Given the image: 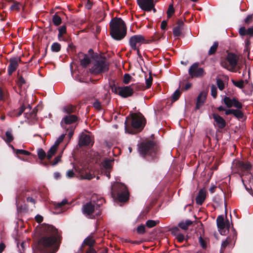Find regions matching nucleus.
Segmentation results:
<instances>
[{"instance_id": "f257e3e1", "label": "nucleus", "mask_w": 253, "mask_h": 253, "mask_svg": "<svg viewBox=\"0 0 253 253\" xmlns=\"http://www.w3.org/2000/svg\"><path fill=\"white\" fill-rule=\"evenodd\" d=\"M41 235L36 245L37 250L41 253H55L59 248L58 240L61 236L57 229L53 225L42 224L41 227Z\"/></svg>"}, {"instance_id": "f03ea898", "label": "nucleus", "mask_w": 253, "mask_h": 253, "mask_svg": "<svg viewBox=\"0 0 253 253\" xmlns=\"http://www.w3.org/2000/svg\"><path fill=\"white\" fill-rule=\"evenodd\" d=\"M144 116L140 114L132 113L126 117L125 122V132L134 134L141 131L145 126Z\"/></svg>"}, {"instance_id": "7ed1b4c3", "label": "nucleus", "mask_w": 253, "mask_h": 253, "mask_svg": "<svg viewBox=\"0 0 253 253\" xmlns=\"http://www.w3.org/2000/svg\"><path fill=\"white\" fill-rule=\"evenodd\" d=\"M137 151L141 157L148 161H155L158 158V147L153 140H145L138 144Z\"/></svg>"}, {"instance_id": "20e7f679", "label": "nucleus", "mask_w": 253, "mask_h": 253, "mask_svg": "<svg viewBox=\"0 0 253 253\" xmlns=\"http://www.w3.org/2000/svg\"><path fill=\"white\" fill-rule=\"evenodd\" d=\"M110 34L116 41H121L125 38L127 33L126 24L121 18L115 17L109 23Z\"/></svg>"}, {"instance_id": "39448f33", "label": "nucleus", "mask_w": 253, "mask_h": 253, "mask_svg": "<svg viewBox=\"0 0 253 253\" xmlns=\"http://www.w3.org/2000/svg\"><path fill=\"white\" fill-rule=\"evenodd\" d=\"M111 195L113 198H117L121 202H125L128 200L129 193L126 185L116 182L111 187Z\"/></svg>"}, {"instance_id": "423d86ee", "label": "nucleus", "mask_w": 253, "mask_h": 253, "mask_svg": "<svg viewBox=\"0 0 253 253\" xmlns=\"http://www.w3.org/2000/svg\"><path fill=\"white\" fill-rule=\"evenodd\" d=\"M145 88L143 84H132L130 85L120 86L116 94L119 95L122 98H127L131 96L136 91L142 90Z\"/></svg>"}, {"instance_id": "0eeeda50", "label": "nucleus", "mask_w": 253, "mask_h": 253, "mask_svg": "<svg viewBox=\"0 0 253 253\" xmlns=\"http://www.w3.org/2000/svg\"><path fill=\"white\" fill-rule=\"evenodd\" d=\"M109 70V64L105 57H100L93 63L90 72L94 75L104 73Z\"/></svg>"}, {"instance_id": "6e6552de", "label": "nucleus", "mask_w": 253, "mask_h": 253, "mask_svg": "<svg viewBox=\"0 0 253 253\" xmlns=\"http://www.w3.org/2000/svg\"><path fill=\"white\" fill-rule=\"evenodd\" d=\"M239 59V57L236 54L228 52L225 59L221 62V65L229 71H234L238 65Z\"/></svg>"}, {"instance_id": "1a4fd4ad", "label": "nucleus", "mask_w": 253, "mask_h": 253, "mask_svg": "<svg viewBox=\"0 0 253 253\" xmlns=\"http://www.w3.org/2000/svg\"><path fill=\"white\" fill-rule=\"evenodd\" d=\"M150 43L145 37L142 35H135L130 37L129 39V45L132 49H137V47L142 44Z\"/></svg>"}, {"instance_id": "9d476101", "label": "nucleus", "mask_w": 253, "mask_h": 253, "mask_svg": "<svg viewBox=\"0 0 253 253\" xmlns=\"http://www.w3.org/2000/svg\"><path fill=\"white\" fill-rule=\"evenodd\" d=\"M94 203V202L91 200V201L84 205L82 208L83 213L91 218H94L96 216V207Z\"/></svg>"}, {"instance_id": "9b49d317", "label": "nucleus", "mask_w": 253, "mask_h": 253, "mask_svg": "<svg viewBox=\"0 0 253 253\" xmlns=\"http://www.w3.org/2000/svg\"><path fill=\"white\" fill-rule=\"evenodd\" d=\"M79 118L76 115H67L62 119L60 125L64 129H68L69 126L78 121Z\"/></svg>"}, {"instance_id": "f8f14e48", "label": "nucleus", "mask_w": 253, "mask_h": 253, "mask_svg": "<svg viewBox=\"0 0 253 253\" xmlns=\"http://www.w3.org/2000/svg\"><path fill=\"white\" fill-rule=\"evenodd\" d=\"M188 73L191 78L201 77L205 74L204 70L202 68H199V63H195L192 64L189 69Z\"/></svg>"}, {"instance_id": "ddd939ff", "label": "nucleus", "mask_w": 253, "mask_h": 253, "mask_svg": "<svg viewBox=\"0 0 253 253\" xmlns=\"http://www.w3.org/2000/svg\"><path fill=\"white\" fill-rule=\"evenodd\" d=\"M113 161L106 158L101 163L102 173H104L108 178H110V172L112 169V163Z\"/></svg>"}, {"instance_id": "4468645a", "label": "nucleus", "mask_w": 253, "mask_h": 253, "mask_svg": "<svg viewBox=\"0 0 253 253\" xmlns=\"http://www.w3.org/2000/svg\"><path fill=\"white\" fill-rule=\"evenodd\" d=\"M9 64L7 68V73L8 75L10 76L15 72L18 66V63L21 62V59L20 57H12L9 59Z\"/></svg>"}, {"instance_id": "2eb2a0df", "label": "nucleus", "mask_w": 253, "mask_h": 253, "mask_svg": "<svg viewBox=\"0 0 253 253\" xmlns=\"http://www.w3.org/2000/svg\"><path fill=\"white\" fill-rule=\"evenodd\" d=\"M139 7L144 11H148L153 5L154 0H136Z\"/></svg>"}, {"instance_id": "dca6fc26", "label": "nucleus", "mask_w": 253, "mask_h": 253, "mask_svg": "<svg viewBox=\"0 0 253 253\" xmlns=\"http://www.w3.org/2000/svg\"><path fill=\"white\" fill-rule=\"evenodd\" d=\"M212 117L215 122V126H217L218 129H222L226 126V123L225 120L217 114L213 113Z\"/></svg>"}, {"instance_id": "f3484780", "label": "nucleus", "mask_w": 253, "mask_h": 253, "mask_svg": "<svg viewBox=\"0 0 253 253\" xmlns=\"http://www.w3.org/2000/svg\"><path fill=\"white\" fill-rule=\"evenodd\" d=\"M207 92L205 91H201L197 98L196 104V109L199 110L204 104L207 96Z\"/></svg>"}, {"instance_id": "a211bd4d", "label": "nucleus", "mask_w": 253, "mask_h": 253, "mask_svg": "<svg viewBox=\"0 0 253 253\" xmlns=\"http://www.w3.org/2000/svg\"><path fill=\"white\" fill-rule=\"evenodd\" d=\"M93 142H92L91 137L89 135L83 133L80 137L79 141V145L80 146H91L93 144Z\"/></svg>"}, {"instance_id": "6ab92c4d", "label": "nucleus", "mask_w": 253, "mask_h": 253, "mask_svg": "<svg viewBox=\"0 0 253 253\" xmlns=\"http://www.w3.org/2000/svg\"><path fill=\"white\" fill-rule=\"evenodd\" d=\"M91 200L94 202V204L96 207V216H98L101 214V211L100 208L105 203V199L100 197L96 200L95 197H93Z\"/></svg>"}, {"instance_id": "aec40b11", "label": "nucleus", "mask_w": 253, "mask_h": 253, "mask_svg": "<svg viewBox=\"0 0 253 253\" xmlns=\"http://www.w3.org/2000/svg\"><path fill=\"white\" fill-rule=\"evenodd\" d=\"M177 26L173 29V35L174 37H180L181 35V30L184 25L181 19H178L176 22Z\"/></svg>"}, {"instance_id": "412c9836", "label": "nucleus", "mask_w": 253, "mask_h": 253, "mask_svg": "<svg viewBox=\"0 0 253 253\" xmlns=\"http://www.w3.org/2000/svg\"><path fill=\"white\" fill-rule=\"evenodd\" d=\"M66 205H70V204L68 202L67 199H63L60 202H54L53 203L54 209L57 210H59L62 212L66 211V209L65 208V206Z\"/></svg>"}, {"instance_id": "4be33fe9", "label": "nucleus", "mask_w": 253, "mask_h": 253, "mask_svg": "<svg viewBox=\"0 0 253 253\" xmlns=\"http://www.w3.org/2000/svg\"><path fill=\"white\" fill-rule=\"evenodd\" d=\"M95 243V241L93 239V237L89 236L84 240L80 250L83 251L84 245L88 246V248L93 247Z\"/></svg>"}, {"instance_id": "5701e85b", "label": "nucleus", "mask_w": 253, "mask_h": 253, "mask_svg": "<svg viewBox=\"0 0 253 253\" xmlns=\"http://www.w3.org/2000/svg\"><path fill=\"white\" fill-rule=\"evenodd\" d=\"M206 198V192L201 189L199 191L197 196L196 198V203L199 205H202L204 202Z\"/></svg>"}, {"instance_id": "b1692460", "label": "nucleus", "mask_w": 253, "mask_h": 253, "mask_svg": "<svg viewBox=\"0 0 253 253\" xmlns=\"http://www.w3.org/2000/svg\"><path fill=\"white\" fill-rule=\"evenodd\" d=\"M236 166L239 168L241 170L248 171L252 168V166L249 163H244L242 161H238L236 163Z\"/></svg>"}, {"instance_id": "393cba45", "label": "nucleus", "mask_w": 253, "mask_h": 253, "mask_svg": "<svg viewBox=\"0 0 253 253\" xmlns=\"http://www.w3.org/2000/svg\"><path fill=\"white\" fill-rule=\"evenodd\" d=\"M25 195L26 191L24 190H19L17 191L16 196V204L18 211H21L22 209L21 206H19V203L22 200V197H24Z\"/></svg>"}, {"instance_id": "a878e982", "label": "nucleus", "mask_w": 253, "mask_h": 253, "mask_svg": "<svg viewBox=\"0 0 253 253\" xmlns=\"http://www.w3.org/2000/svg\"><path fill=\"white\" fill-rule=\"evenodd\" d=\"M26 110V107L23 104L20 108L17 110H13L12 112H9V115L10 117H17L20 116Z\"/></svg>"}, {"instance_id": "bb28decb", "label": "nucleus", "mask_w": 253, "mask_h": 253, "mask_svg": "<svg viewBox=\"0 0 253 253\" xmlns=\"http://www.w3.org/2000/svg\"><path fill=\"white\" fill-rule=\"evenodd\" d=\"M79 57H83V58L80 60V64L83 67H87L90 63V60L86 54L82 52L79 54Z\"/></svg>"}, {"instance_id": "cd10ccee", "label": "nucleus", "mask_w": 253, "mask_h": 253, "mask_svg": "<svg viewBox=\"0 0 253 253\" xmlns=\"http://www.w3.org/2000/svg\"><path fill=\"white\" fill-rule=\"evenodd\" d=\"M63 111L68 115H72L76 111V107L73 105H68L63 107Z\"/></svg>"}, {"instance_id": "c85d7f7f", "label": "nucleus", "mask_w": 253, "mask_h": 253, "mask_svg": "<svg viewBox=\"0 0 253 253\" xmlns=\"http://www.w3.org/2000/svg\"><path fill=\"white\" fill-rule=\"evenodd\" d=\"M216 223L218 228L220 230L224 229L226 227V224L223 215H219L217 217Z\"/></svg>"}, {"instance_id": "c756f323", "label": "nucleus", "mask_w": 253, "mask_h": 253, "mask_svg": "<svg viewBox=\"0 0 253 253\" xmlns=\"http://www.w3.org/2000/svg\"><path fill=\"white\" fill-rule=\"evenodd\" d=\"M2 138L6 143L11 142L14 139L12 130L11 129H9L8 130H7L5 132V136H3Z\"/></svg>"}, {"instance_id": "7c9ffc66", "label": "nucleus", "mask_w": 253, "mask_h": 253, "mask_svg": "<svg viewBox=\"0 0 253 253\" xmlns=\"http://www.w3.org/2000/svg\"><path fill=\"white\" fill-rule=\"evenodd\" d=\"M16 84L20 88H22L23 85L26 84V81L23 78V76L20 74L19 71L17 73V80L16 81Z\"/></svg>"}, {"instance_id": "2f4dec72", "label": "nucleus", "mask_w": 253, "mask_h": 253, "mask_svg": "<svg viewBox=\"0 0 253 253\" xmlns=\"http://www.w3.org/2000/svg\"><path fill=\"white\" fill-rule=\"evenodd\" d=\"M193 222L190 220H186L185 221H181L178 223V227L183 230H187L188 227L191 225Z\"/></svg>"}, {"instance_id": "473e14b6", "label": "nucleus", "mask_w": 253, "mask_h": 253, "mask_svg": "<svg viewBox=\"0 0 253 253\" xmlns=\"http://www.w3.org/2000/svg\"><path fill=\"white\" fill-rule=\"evenodd\" d=\"M76 127V125H72L69 126V127H68V129H65L66 131V134L67 135L69 140L73 137Z\"/></svg>"}, {"instance_id": "72a5a7b5", "label": "nucleus", "mask_w": 253, "mask_h": 253, "mask_svg": "<svg viewBox=\"0 0 253 253\" xmlns=\"http://www.w3.org/2000/svg\"><path fill=\"white\" fill-rule=\"evenodd\" d=\"M109 87L112 91L115 94L117 93L120 86H117L116 84V81L115 80H111L109 82Z\"/></svg>"}, {"instance_id": "f704fd0d", "label": "nucleus", "mask_w": 253, "mask_h": 253, "mask_svg": "<svg viewBox=\"0 0 253 253\" xmlns=\"http://www.w3.org/2000/svg\"><path fill=\"white\" fill-rule=\"evenodd\" d=\"M11 148H12L13 152L17 155H23L27 156H30L32 155V154L28 151L22 149H16L13 146H11Z\"/></svg>"}, {"instance_id": "c9c22d12", "label": "nucleus", "mask_w": 253, "mask_h": 253, "mask_svg": "<svg viewBox=\"0 0 253 253\" xmlns=\"http://www.w3.org/2000/svg\"><path fill=\"white\" fill-rule=\"evenodd\" d=\"M52 21L53 24L56 26H59L62 22L61 17L57 14H55L53 16Z\"/></svg>"}, {"instance_id": "e433bc0d", "label": "nucleus", "mask_w": 253, "mask_h": 253, "mask_svg": "<svg viewBox=\"0 0 253 253\" xmlns=\"http://www.w3.org/2000/svg\"><path fill=\"white\" fill-rule=\"evenodd\" d=\"M57 149L55 148L52 146L50 147V148L47 151L46 154V158L48 160H50L52 158L53 156L56 153Z\"/></svg>"}, {"instance_id": "4c0bfd02", "label": "nucleus", "mask_w": 253, "mask_h": 253, "mask_svg": "<svg viewBox=\"0 0 253 253\" xmlns=\"http://www.w3.org/2000/svg\"><path fill=\"white\" fill-rule=\"evenodd\" d=\"M37 155L39 159L41 161H43L46 158V154L42 148H39L37 150Z\"/></svg>"}, {"instance_id": "58836bf2", "label": "nucleus", "mask_w": 253, "mask_h": 253, "mask_svg": "<svg viewBox=\"0 0 253 253\" xmlns=\"http://www.w3.org/2000/svg\"><path fill=\"white\" fill-rule=\"evenodd\" d=\"M66 135V133L61 134L55 141L54 142V144L52 145L53 147H55V148L57 149L58 147V146L59 144L63 141L64 140L65 135Z\"/></svg>"}, {"instance_id": "ea45409f", "label": "nucleus", "mask_w": 253, "mask_h": 253, "mask_svg": "<svg viewBox=\"0 0 253 253\" xmlns=\"http://www.w3.org/2000/svg\"><path fill=\"white\" fill-rule=\"evenodd\" d=\"M218 43L217 42H214L213 44L210 47L208 52V54L210 55L214 54L217 49Z\"/></svg>"}, {"instance_id": "a19ab883", "label": "nucleus", "mask_w": 253, "mask_h": 253, "mask_svg": "<svg viewBox=\"0 0 253 253\" xmlns=\"http://www.w3.org/2000/svg\"><path fill=\"white\" fill-rule=\"evenodd\" d=\"M7 97L6 90L1 87H0V101H4Z\"/></svg>"}, {"instance_id": "79ce46f5", "label": "nucleus", "mask_w": 253, "mask_h": 253, "mask_svg": "<svg viewBox=\"0 0 253 253\" xmlns=\"http://www.w3.org/2000/svg\"><path fill=\"white\" fill-rule=\"evenodd\" d=\"M233 112V115L239 120L242 119L244 117L243 113L239 109H234Z\"/></svg>"}, {"instance_id": "37998d69", "label": "nucleus", "mask_w": 253, "mask_h": 253, "mask_svg": "<svg viewBox=\"0 0 253 253\" xmlns=\"http://www.w3.org/2000/svg\"><path fill=\"white\" fill-rule=\"evenodd\" d=\"M181 93L179 89H176L172 95V101L174 102L177 101L180 97Z\"/></svg>"}, {"instance_id": "c03bdc74", "label": "nucleus", "mask_w": 253, "mask_h": 253, "mask_svg": "<svg viewBox=\"0 0 253 253\" xmlns=\"http://www.w3.org/2000/svg\"><path fill=\"white\" fill-rule=\"evenodd\" d=\"M175 12L174 8L173 7V4H170L169 5L168 9L167 12V17L168 18H170L174 14Z\"/></svg>"}, {"instance_id": "a18cd8bd", "label": "nucleus", "mask_w": 253, "mask_h": 253, "mask_svg": "<svg viewBox=\"0 0 253 253\" xmlns=\"http://www.w3.org/2000/svg\"><path fill=\"white\" fill-rule=\"evenodd\" d=\"M61 45L58 42H54L51 46L52 51L58 52L61 50Z\"/></svg>"}, {"instance_id": "49530a36", "label": "nucleus", "mask_w": 253, "mask_h": 253, "mask_svg": "<svg viewBox=\"0 0 253 253\" xmlns=\"http://www.w3.org/2000/svg\"><path fill=\"white\" fill-rule=\"evenodd\" d=\"M132 77L129 74H125L124 75L123 82L125 84H128L132 80Z\"/></svg>"}, {"instance_id": "de8ad7c7", "label": "nucleus", "mask_w": 253, "mask_h": 253, "mask_svg": "<svg viewBox=\"0 0 253 253\" xmlns=\"http://www.w3.org/2000/svg\"><path fill=\"white\" fill-rule=\"evenodd\" d=\"M152 82H153V78H152L151 74H150L148 78L146 79V86L144 85L145 88L143 90H144L146 89L149 88L152 85Z\"/></svg>"}, {"instance_id": "09e8293b", "label": "nucleus", "mask_w": 253, "mask_h": 253, "mask_svg": "<svg viewBox=\"0 0 253 253\" xmlns=\"http://www.w3.org/2000/svg\"><path fill=\"white\" fill-rule=\"evenodd\" d=\"M223 102L228 108H231L233 106L232 99L229 97L225 96L223 99Z\"/></svg>"}, {"instance_id": "8fccbe9b", "label": "nucleus", "mask_w": 253, "mask_h": 253, "mask_svg": "<svg viewBox=\"0 0 253 253\" xmlns=\"http://www.w3.org/2000/svg\"><path fill=\"white\" fill-rule=\"evenodd\" d=\"M22 6V4L16 1H13L12 4L10 6V9L11 10L18 11L20 9V6Z\"/></svg>"}, {"instance_id": "3c124183", "label": "nucleus", "mask_w": 253, "mask_h": 253, "mask_svg": "<svg viewBox=\"0 0 253 253\" xmlns=\"http://www.w3.org/2000/svg\"><path fill=\"white\" fill-rule=\"evenodd\" d=\"M233 106L237 108V109H241L242 108L243 105L235 98H232Z\"/></svg>"}, {"instance_id": "603ef678", "label": "nucleus", "mask_w": 253, "mask_h": 253, "mask_svg": "<svg viewBox=\"0 0 253 253\" xmlns=\"http://www.w3.org/2000/svg\"><path fill=\"white\" fill-rule=\"evenodd\" d=\"M92 106L95 109L98 111H100L102 109L101 103L98 99L95 100L92 104Z\"/></svg>"}, {"instance_id": "864d4df0", "label": "nucleus", "mask_w": 253, "mask_h": 253, "mask_svg": "<svg viewBox=\"0 0 253 253\" xmlns=\"http://www.w3.org/2000/svg\"><path fill=\"white\" fill-rule=\"evenodd\" d=\"M158 223V221L153 220H148L146 222V225L148 228H152L155 227Z\"/></svg>"}, {"instance_id": "5fc2aeb1", "label": "nucleus", "mask_w": 253, "mask_h": 253, "mask_svg": "<svg viewBox=\"0 0 253 253\" xmlns=\"http://www.w3.org/2000/svg\"><path fill=\"white\" fill-rule=\"evenodd\" d=\"M232 82L234 85L240 88H243L244 87V81L243 80H240L238 82L232 80Z\"/></svg>"}, {"instance_id": "6e6d98bb", "label": "nucleus", "mask_w": 253, "mask_h": 253, "mask_svg": "<svg viewBox=\"0 0 253 253\" xmlns=\"http://www.w3.org/2000/svg\"><path fill=\"white\" fill-rule=\"evenodd\" d=\"M25 117L27 119H34L36 118L35 113L32 112V110L30 112H25L24 113Z\"/></svg>"}, {"instance_id": "4d7b16f0", "label": "nucleus", "mask_w": 253, "mask_h": 253, "mask_svg": "<svg viewBox=\"0 0 253 253\" xmlns=\"http://www.w3.org/2000/svg\"><path fill=\"white\" fill-rule=\"evenodd\" d=\"M216 84L217 87L220 90H222L225 87L224 84L222 80L220 79H217L216 80Z\"/></svg>"}, {"instance_id": "13d9d810", "label": "nucleus", "mask_w": 253, "mask_h": 253, "mask_svg": "<svg viewBox=\"0 0 253 253\" xmlns=\"http://www.w3.org/2000/svg\"><path fill=\"white\" fill-rule=\"evenodd\" d=\"M161 39V35L158 33H155V34L151 37V39L148 40L150 41V43L152 42H156L159 41Z\"/></svg>"}, {"instance_id": "bf43d9fd", "label": "nucleus", "mask_w": 253, "mask_h": 253, "mask_svg": "<svg viewBox=\"0 0 253 253\" xmlns=\"http://www.w3.org/2000/svg\"><path fill=\"white\" fill-rule=\"evenodd\" d=\"M211 94L212 96L214 98H216V97H217V88H216V87L213 84H212L211 86Z\"/></svg>"}, {"instance_id": "052dcab7", "label": "nucleus", "mask_w": 253, "mask_h": 253, "mask_svg": "<svg viewBox=\"0 0 253 253\" xmlns=\"http://www.w3.org/2000/svg\"><path fill=\"white\" fill-rule=\"evenodd\" d=\"M137 232L138 234H143L145 232V227L144 225L141 224L137 228Z\"/></svg>"}, {"instance_id": "680f3d73", "label": "nucleus", "mask_w": 253, "mask_h": 253, "mask_svg": "<svg viewBox=\"0 0 253 253\" xmlns=\"http://www.w3.org/2000/svg\"><path fill=\"white\" fill-rule=\"evenodd\" d=\"M199 242L203 249H206V248H207L206 242L201 236H200L199 238Z\"/></svg>"}, {"instance_id": "e2e57ef3", "label": "nucleus", "mask_w": 253, "mask_h": 253, "mask_svg": "<svg viewBox=\"0 0 253 253\" xmlns=\"http://www.w3.org/2000/svg\"><path fill=\"white\" fill-rule=\"evenodd\" d=\"M59 31V37H61V35H63L66 33V26L63 25L58 29Z\"/></svg>"}, {"instance_id": "0e129e2a", "label": "nucleus", "mask_w": 253, "mask_h": 253, "mask_svg": "<svg viewBox=\"0 0 253 253\" xmlns=\"http://www.w3.org/2000/svg\"><path fill=\"white\" fill-rule=\"evenodd\" d=\"M61 159V155H58L57 156L53 161L52 162H51L50 163L52 166H54L56 165L60 161Z\"/></svg>"}, {"instance_id": "69168bd1", "label": "nucleus", "mask_w": 253, "mask_h": 253, "mask_svg": "<svg viewBox=\"0 0 253 253\" xmlns=\"http://www.w3.org/2000/svg\"><path fill=\"white\" fill-rule=\"evenodd\" d=\"M176 238L179 243H182L185 239L184 236L181 233L177 234Z\"/></svg>"}, {"instance_id": "338daca9", "label": "nucleus", "mask_w": 253, "mask_h": 253, "mask_svg": "<svg viewBox=\"0 0 253 253\" xmlns=\"http://www.w3.org/2000/svg\"><path fill=\"white\" fill-rule=\"evenodd\" d=\"M230 241L228 240V238L223 241L221 244V250H224L230 244Z\"/></svg>"}, {"instance_id": "774afa93", "label": "nucleus", "mask_w": 253, "mask_h": 253, "mask_svg": "<svg viewBox=\"0 0 253 253\" xmlns=\"http://www.w3.org/2000/svg\"><path fill=\"white\" fill-rule=\"evenodd\" d=\"M239 33L241 36H245L247 35V30L244 27H241L239 29Z\"/></svg>"}]
</instances>
